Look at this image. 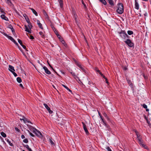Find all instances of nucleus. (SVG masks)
Wrapping results in <instances>:
<instances>
[{"label":"nucleus","instance_id":"f257e3e1","mask_svg":"<svg viewBox=\"0 0 151 151\" xmlns=\"http://www.w3.org/2000/svg\"><path fill=\"white\" fill-rule=\"evenodd\" d=\"M117 6V9L116 10L117 12L120 14H122L124 12V7L123 4L121 3H119Z\"/></svg>","mask_w":151,"mask_h":151},{"label":"nucleus","instance_id":"f03ea898","mask_svg":"<svg viewBox=\"0 0 151 151\" xmlns=\"http://www.w3.org/2000/svg\"><path fill=\"white\" fill-rule=\"evenodd\" d=\"M27 23L28 24V27L29 29H31L32 28V26L31 23L30 22L29 19L28 18L27 15L26 14H24L23 15Z\"/></svg>","mask_w":151,"mask_h":151},{"label":"nucleus","instance_id":"7ed1b4c3","mask_svg":"<svg viewBox=\"0 0 151 151\" xmlns=\"http://www.w3.org/2000/svg\"><path fill=\"white\" fill-rule=\"evenodd\" d=\"M125 43L127 44L130 47H134V43L131 41V40L129 39H127L125 41Z\"/></svg>","mask_w":151,"mask_h":151},{"label":"nucleus","instance_id":"20e7f679","mask_svg":"<svg viewBox=\"0 0 151 151\" xmlns=\"http://www.w3.org/2000/svg\"><path fill=\"white\" fill-rule=\"evenodd\" d=\"M29 128L30 130L32 131L34 133L36 134V132H38L40 135H41V133L38 130H37L36 128L33 127L31 126H29Z\"/></svg>","mask_w":151,"mask_h":151},{"label":"nucleus","instance_id":"39448f33","mask_svg":"<svg viewBox=\"0 0 151 151\" xmlns=\"http://www.w3.org/2000/svg\"><path fill=\"white\" fill-rule=\"evenodd\" d=\"M118 33L120 35V37L122 38L125 39V32L124 30H121L120 32H119Z\"/></svg>","mask_w":151,"mask_h":151},{"label":"nucleus","instance_id":"423d86ee","mask_svg":"<svg viewBox=\"0 0 151 151\" xmlns=\"http://www.w3.org/2000/svg\"><path fill=\"white\" fill-rule=\"evenodd\" d=\"M43 105L44 106L45 108L47 109V111L50 114H52V111L50 110V108L48 106L47 104L44 103L43 104Z\"/></svg>","mask_w":151,"mask_h":151},{"label":"nucleus","instance_id":"0eeeda50","mask_svg":"<svg viewBox=\"0 0 151 151\" xmlns=\"http://www.w3.org/2000/svg\"><path fill=\"white\" fill-rule=\"evenodd\" d=\"M82 124L83 125V129H84L86 134H87L88 135V134H89V133L87 129L86 125L83 122H82Z\"/></svg>","mask_w":151,"mask_h":151},{"label":"nucleus","instance_id":"6e6552de","mask_svg":"<svg viewBox=\"0 0 151 151\" xmlns=\"http://www.w3.org/2000/svg\"><path fill=\"white\" fill-rule=\"evenodd\" d=\"M1 32L2 34H3L7 38H8L9 39L12 41L14 39L12 37L8 35L6 33H4V32Z\"/></svg>","mask_w":151,"mask_h":151},{"label":"nucleus","instance_id":"1a4fd4ad","mask_svg":"<svg viewBox=\"0 0 151 151\" xmlns=\"http://www.w3.org/2000/svg\"><path fill=\"white\" fill-rule=\"evenodd\" d=\"M43 69H44L45 73L48 75L51 74V72L48 70V68L45 66L43 67Z\"/></svg>","mask_w":151,"mask_h":151},{"label":"nucleus","instance_id":"9d476101","mask_svg":"<svg viewBox=\"0 0 151 151\" xmlns=\"http://www.w3.org/2000/svg\"><path fill=\"white\" fill-rule=\"evenodd\" d=\"M8 27L11 29L14 35V34H15V31L13 27L11 24L8 26Z\"/></svg>","mask_w":151,"mask_h":151},{"label":"nucleus","instance_id":"9b49d317","mask_svg":"<svg viewBox=\"0 0 151 151\" xmlns=\"http://www.w3.org/2000/svg\"><path fill=\"white\" fill-rule=\"evenodd\" d=\"M75 62L76 63V65L80 68L81 70H84V68H83L82 66L78 62H77L76 60H75Z\"/></svg>","mask_w":151,"mask_h":151},{"label":"nucleus","instance_id":"f8f14e48","mask_svg":"<svg viewBox=\"0 0 151 151\" xmlns=\"http://www.w3.org/2000/svg\"><path fill=\"white\" fill-rule=\"evenodd\" d=\"M37 23L39 27L41 29H43V28L42 26V24L40 23V21L39 20H37Z\"/></svg>","mask_w":151,"mask_h":151},{"label":"nucleus","instance_id":"ddd939ff","mask_svg":"<svg viewBox=\"0 0 151 151\" xmlns=\"http://www.w3.org/2000/svg\"><path fill=\"white\" fill-rule=\"evenodd\" d=\"M9 70L11 71V72L13 71H15V70L14 69V67L12 66L11 65H9Z\"/></svg>","mask_w":151,"mask_h":151},{"label":"nucleus","instance_id":"4468645a","mask_svg":"<svg viewBox=\"0 0 151 151\" xmlns=\"http://www.w3.org/2000/svg\"><path fill=\"white\" fill-rule=\"evenodd\" d=\"M135 8L137 9H139V5L137 0H135Z\"/></svg>","mask_w":151,"mask_h":151},{"label":"nucleus","instance_id":"2eb2a0df","mask_svg":"<svg viewBox=\"0 0 151 151\" xmlns=\"http://www.w3.org/2000/svg\"><path fill=\"white\" fill-rule=\"evenodd\" d=\"M49 142L52 145H55V144L54 142V140H52V138L50 137L49 138Z\"/></svg>","mask_w":151,"mask_h":151},{"label":"nucleus","instance_id":"dca6fc26","mask_svg":"<svg viewBox=\"0 0 151 151\" xmlns=\"http://www.w3.org/2000/svg\"><path fill=\"white\" fill-rule=\"evenodd\" d=\"M1 17L3 19H4L6 21H8V18L6 16H5L4 14L1 15Z\"/></svg>","mask_w":151,"mask_h":151},{"label":"nucleus","instance_id":"f3484780","mask_svg":"<svg viewBox=\"0 0 151 151\" xmlns=\"http://www.w3.org/2000/svg\"><path fill=\"white\" fill-rule=\"evenodd\" d=\"M25 31L26 32H28L29 33H31V29H29L27 26L26 25H25Z\"/></svg>","mask_w":151,"mask_h":151},{"label":"nucleus","instance_id":"a211bd4d","mask_svg":"<svg viewBox=\"0 0 151 151\" xmlns=\"http://www.w3.org/2000/svg\"><path fill=\"white\" fill-rule=\"evenodd\" d=\"M59 3L60 4V7L62 8L63 7V2L62 0H58Z\"/></svg>","mask_w":151,"mask_h":151},{"label":"nucleus","instance_id":"6ab92c4d","mask_svg":"<svg viewBox=\"0 0 151 151\" xmlns=\"http://www.w3.org/2000/svg\"><path fill=\"white\" fill-rule=\"evenodd\" d=\"M31 10L32 11V12H33V13L36 16H38V14H37V12L34 9H33V8H30Z\"/></svg>","mask_w":151,"mask_h":151},{"label":"nucleus","instance_id":"aec40b11","mask_svg":"<svg viewBox=\"0 0 151 151\" xmlns=\"http://www.w3.org/2000/svg\"><path fill=\"white\" fill-rule=\"evenodd\" d=\"M137 139L138 140V141H140V140H142V139L141 137H140V135L139 134H137Z\"/></svg>","mask_w":151,"mask_h":151},{"label":"nucleus","instance_id":"412c9836","mask_svg":"<svg viewBox=\"0 0 151 151\" xmlns=\"http://www.w3.org/2000/svg\"><path fill=\"white\" fill-rule=\"evenodd\" d=\"M39 33L42 38H45V35L43 32H39Z\"/></svg>","mask_w":151,"mask_h":151},{"label":"nucleus","instance_id":"4be33fe9","mask_svg":"<svg viewBox=\"0 0 151 151\" xmlns=\"http://www.w3.org/2000/svg\"><path fill=\"white\" fill-rule=\"evenodd\" d=\"M5 140L6 141L8 142L9 144L12 146H13V145L12 143H11L9 140L7 139H6Z\"/></svg>","mask_w":151,"mask_h":151},{"label":"nucleus","instance_id":"5701e85b","mask_svg":"<svg viewBox=\"0 0 151 151\" xmlns=\"http://www.w3.org/2000/svg\"><path fill=\"white\" fill-rule=\"evenodd\" d=\"M109 4L112 6L114 5V1L112 0H108Z\"/></svg>","mask_w":151,"mask_h":151},{"label":"nucleus","instance_id":"b1692460","mask_svg":"<svg viewBox=\"0 0 151 151\" xmlns=\"http://www.w3.org/2000/svg\"><path fill=\"white\" fill-rule=\"evenodd\" d=\"M17 81L19 83H20L22 82V79L21 78L19 77H18L17 78Z\"/></svg>","mask_w":151,"mask_h":151},{"label":"nucleus","instance_id":"393cba45","mask_svg":"<svg viewBox=\"0 0 151 151\" xmlns=\"http://www.w3.org/2000/svg\"><path fill=\"white\" fill-rule=\"evenodd\" d=\"M1 135L4 137H6V134L3 132H1Z\"/></svg>","mask_w":151,"mask_h":151},{"label":"nucleus","instance_id":"a878e982","mask_svg":"<svg viewBox=\"0 0 151 151\" xmlns=\"http://www.w3.org/2000/svg\"><path fill=\"white\" fill-rule=\"evenodd\" d=\"M100 1L104 5L106 4V2L105 0H100Z\"/></svg>","mask_w":151,"mask_h":151},{"label":"nucleus","instance_id":"bb28decb","mask_svg":"<svg viewBox=\"0 0 151 151\" xmlns=\"http://www.w3.org/2000/svg\"><path fill=\"white\" fill-rule=\"evenodd\" d=\"M127 33L128 35H131L133 34V32L132 31L129 30L127 31Z\"/></svg>","mask_w":151,"mask_h":151},{"label":"nucleus","instance_id":"cd10ccee","mask_svg":"<svg viewBox=\"0 0 151 151\" xmlns=\"http://www.w3.org/2000/svg\"><path fill=\"white\" fill-rule=\"evenodd\" d=\"M141 146L143 147H144L145 149H147V146L145 145L144 143L142 144V145H141Z\"/></svg>","mask_w":151,"mask_h":151},{"label":"nucleus","instance_id":"c85d7f7f","mask_svg":"<svg viewBox=\"0 0 151 151\" xmlns=\"http://www.w3.org/2000/svg\"><path fill=\"white\" fill-rule=\"evenodd\" d=\"M18 42L20 44V45H23L22 44V42L21 40H20L19 39H18Z\"/></svg>","mask_w":151,"mask_h":151},{"label":"nucleus","instance_id":"c756f323","mask_svg":"<svg viewBox=\"0 0 151 151\" xmlns=\"http://www.w3.org/2000/svg\"><path fill=\"white\" fill-rule=\"evenodd\" d=\"M23 142L25 143H27L28 142V140L26 138L23 140Z\"/></svg>","mask_w":151,"mask_h":151},{"label":"nucleus","instance_id":"7c9ffc66","mask_svg":"<svg viewBox=\"0 0 151 151\" xmlns=\"http://www.w3.org/2000/svg\"><path fill=\"white\" fill-rule=\"evenodd\" d=\"M141 106H142L145 109H147V106L145 104H143L142 105L141 104Z\"/></svg>","mask_w":151,"mask_h":151},{"label":"nucleus","instance_id":"2f4dec72","mask_svg":"<svg viewBox=\"0 0 151 151\" xmlns=\"http://www.w3.org/2000/svg\"><path fill=\"white\" fill-rule=\"evenodd\" d=\"M23 146L24 147H26L27 149V150L29 148V145H24V144H23Z\"/></svg>","mask_w":151,"mask_h":151},{"label":"nucleus","instance_id":"473e14b6","mask_svg":"<svg viewBox=\"0 0 151 151\" xmlns=\"http://www.w3.org/2000/svg\"><path fill=\"white\" fill-rule=\"evenodd\" d=\"M138 142H139V144L141 146V145H142V144H143L142 139V140H140V141H138Z\"/></svg>","mask_w":151,"mask_h":151},{"label":"nucleus","instance_id":"72a5a7b5","mask_svg":"<svg viewBox=\"0 0 151 151\" xmlns=\"http://www.w3.org/2000/svg\"><path fill=\"white\" fill-rule=\"evenodd\" d=\"M28 132L29 133L30 135L32 137H34L35 135L33 134L29 130H27Z\"/></svg>","mask_w":151,"mask_h":151},{"label":"nucleus","instance_id":"f704fd0d","mask_svg":"<svg viewBox=\"0 0 151 151\" xmlns=\"http://www.w3.org/2000/svg\"><path fill=\"white\" fill-rule=\"evenodd\" d=\"M127 82L129 84V85H131L132 84V83L130 80H129L128 79H127Z\"/></svg>","mask_w":151,"mask_h":151},{"label":"nucleus","instance_id":"c9c22d12","mask_svg":"<svg viewBox=\"0 0 151 151\" xmlns=\"http://www.w3.org/2000/svg\"><path fill=\"white\" fill-rule=\"evenodd\" d=\"M0 11L2 14H5L4 12V11L3 9L1 8L0 9Z\"/></svg>","mask_w":151,"mask_h":151},{"label":"nucleus","instance_id":"e433bc0d","mask_svg":"<svg viewBox=\"0 0 151 151\" xmlns=\"http://www.w3.org/2000/svg\"><path fill=\"white\" fill-rule=\"evenodd\" d=\"M104 115L105 117H106V118L108 120H109V118H108V116H107V114H104Z\"/></svg>","mask_w":151,"mask_h":151},{"label":"nucleus","instance_id":"4c0bfd02","mask_svg":"<svg viewBox=\"0 0 151 151\" xmlns=\"http://www.w3.org/2000/svg\"><path fill=\"white\" fill-rule=\"evenodd\" d=\"M101 120L103 123L104 124V125H105L106 126L107 124L106 122L104 120V119H102Z\"/></svg>","mask_w":151,"mask_h":151},{"label":"nucleus","instance_id":"58836bf2","mask_svg":"<svg viewBox=\"0 0 151 151\" xmlns=\"http://www.w3.org/2000/svg\"><path fill=\"white\" fill-rule=\"evenodd\" d=\"M125 39L124 40L126 39V38H129V36L128 35L127 33L125 32Z\"/></svg>","mask_w":151,"mask_h":151},{"label":"nucleus","instance_id":"ea45409f","mask_svg":"<svg viewBox=\"0 0 151 151\" xmlns=\"http://www.w3.org/2000/svg\"><path fill=\"white\" fill-rule=\"evenodd\" d=\"M57 35V37H58V38L60 39V40H62V38H61V37L58 34Z\"/></svg>","mask_w":151,"mask_h":151},{"label":"nucleus","instance_id":"a19ab883","mask_svg":"<svg viewBox=\"0 0 151 151\" xmlns=\"http://www.w3.org/2000/svg\"><path fill=\"white\" fill-rule=\"evenodd\" d=\"M82 3L83 5L84 6V8L85 9H86L87 8V7L86 5L84 3V2L83 1H82Z\"/></svg>","mask_w":151,"mask_h":151},{"label":"nucleus","instance_id":"79ce46f5","mask_svg":"<svg viewBox=\"0 0 151 151\" xmlns=\"http://www.w3.org/2000/svg\"><path fill=\"white\" fill-rule=\"evenodd\" d=\"M54 29H55V30L54 31V32L55 34L56 35H57L58 34V31L56 30V29L55 28H54Z\"/></svg>","mask_w":151,"mask_h":151},{"label":"nucleus","instance_id":"37998d69","mask_svg":"<svg viewBox=\"0 0 151 151\" xmlns=\"http://www.w3.org/2000/svg\"><path fill=\"white\" fill-rule=\"evenodd\" d=\"M20 120H23L24 121V122H25V117L24 116H22V119H20Z\"/></svg>","mask_w":151,"mask_h":151},{"label":"nucleus","instance_id":"c03bdc74","mask_svg":"<svg viewBox=\"0 0 151 151\" xmlns=\"http://www.w3.org/2000/svg\"><path fill=\"white\" fill-rule=\"evenodd\" d=\"M106 149L108 151H112L111 149L109 147H106Z\"/></svg>","mask_w":151,"mask_h":151},{"label":"nucleus","instance_id":"a18cd8bd","mask_svg":"<svg viewBox=\"0 0 151 151\" xmlns=\"http://www.w3.org/2000/svg\"><path fill=\"white\" fill-rule=\"evenodd\" d=\"M15 130L18 132H19L20 131V130L18 129L17 127H15Z\"/></svg>","mask_w":151,"mask_h":151},{"label":"nucleus","instance_id":"49530a36","mask_svg":"<svg viewBox=\"0 0 151 151\" xmlns=\"http://www.w3.org/2000/svg\"><path fill=\"white\" fill-rule=\"evenodd\" d=\"M12 73L14 75V76H15V77H16L17 76V74L14 72V71H13V72H12Z\"/></svg>","mask_w":151,"mask_h":151},{"label":"nucleus","instance_id":"de8ad7c7","mask_svg":"<svg viewBox=\"0 0 151 151\" xmlns=\"http://www.w3.org/2000/svg\"><path fill=\"white\" fill-rule=\"evenodd\" d=\"M99 114L100 118H101V119H103L102 116L101 115V114L99 112Z\"/></svg>","mask_w":151,"mask_h":151},{"label":"nucleus","instance_id":"09e8293b","mask_svg":"<svg viewBox=\"0 0 151 151\" xmlns=\"http://www.w3.org/2000/svg\"><path fill=\"white\" fill-rule=\"evenodd\" d=\"M21 46H22V47L23 48H24V49H26V50H27L26 49V47L25 45H21Z\"/></svg>","mask_w":151,"mask_h":151},{"label":"nucleus","instance_id":"8fccbe9b","mask_svg":"<svg viewBox=\"0 0 151 151\" xmlns=\"http://www.w3.org/2000/svg\"><path fill=\"white\" fill-rule=\"evenodd\" d=\"M50 67L52 68V70L54 71V72L57 75H58V74L54 70V69L52 67V66L51 67Z\"/></svg>","mask_w":151,"mask_h":151},{"label":"nucleus","instance_id":"3c124183","mask_svg":"<svg viewBox=\"0 0 151 151\" xmlns=\"http://www.w3.org/2000/svg\"><path fill=\"white\" fill-rule=\"evenodd\" d=\"M43 12L44 13V14L45 15H47V14L45 10H43Z\"/></svg>","mask_w":151,"mask_h":151},{"label":"nucleus","instance_id":"603ef678","mask_svg":"<svg viewBox=\"0 0 151 151\" xmlns=\"http://www.w3.org/2000/svg\"><path fill=\"white\" fill-rule=\"evenodd\" d=\"M143 76L145 79H147V76H146L144 74H143Z\"/></svg>","mask_w":151,"mask_h":151},{"label":"nucleus","instance_id":"864d4df0","mask_svg":"<svg viewBox=\"0 0 151 151\" xmlns=\"http://www.w3.org/2000/svg\"><path fill=\"white\" fill-rule=\"evenodd\" d=\"M134 131L135 132V133L136 134V135H137V134H139L138 132H137L136 130H134Z\"/></svg>","mask_w":151,"mask_h":151},{"label":"nucleus","instance_id":"5fc2aeb1","mask_svg":"<svg viewBox=\"0 0 151 151\" xmlns=\"http://www.w3.org/2000/svg\"><path fill=\"white\" fill-rule=\"evenodd\" d=\"M101 76L103 78H104L105 79L106 81H107V79L103 75V76Z\"/></svg>","mask_w":151,"mask_h":151},{"label":"nucleus","instance_id":"6e6d98bb","mask_svg":"<svg viewBox=\"0 0 151 151\" xmlns=\"http://www.w3.org/2000/svg\"><path fill=\"white\" fill-rule=\"evenodd\" d=\"M21 138L23 139H24L25 138L23 134H22L21 135Z\"/></svg>","mask_w":151,"mask_h":151},{"label":"nucleus","instance_id":"4d7b16f0","mask_svg":"<svg viewBox=\"0 0 151 151\" xmlns=\"http://www.w3.org/2000/svg\"><path fill=\"white\" fill-rule=\"evenodd\" d=\"M30 39L32 40H33L34 39L33 36L32 35L30 36Z\"/></svg>","mask_w":151,"mask_h":151},{"label":"nucleus","instance_id":"13d9d810","mask_svg":"<svg viewBox=\"0 0 151 151\" xmlns=\"http://www.w3.org/2000/svg\"><path fill=\"white\" fill-rule=\"evenodd\" d=\"M71 74H72V75L73 76H74V78H75V77H76V76L75 74V73H71Z\"/></svg>","mask_w":151,"mask_h":151},{"label":"nucleus","instance_id":"bf43d9fd","mask_svg":"<svg viewBox=\"0 0 151 151\" xmlns=\"http://www.w3.org/2000/svg\"><path fill=\"white\" fill-rule=\"evenodd\" d=\"M6 2L7 3H8V4L9 3V2H10V3H11V0H7V1H6Z\"/></svg>","mask_w":151,"mask_h":151},{"label":"nucleus","instance_id":"052dcab7","mask_svg":"<svg viewBox=\"0 0 151 151\" xmlns=\"http://www.w3.org/2000/svg\"><path fill=\"white\" fill-rule=\"evenodd\" d=\"M19 86H20L22 88H23V85H22V84H21V83L20 84Z\"/></svg>","mask_w":151,"mask_h":151},{"label":"nucleus","instance_id":"680f3d73","mask_svg":"<svg viewBox=\"0 0 151 151\" xmlns=\"http://www.w3.org/2000/svg\"><path fill=\"white\" fill-rule=\"evenodd\" d=\"M37 132V133H36V134H36V135H37V136H40V135H41L38 132ZM41 135H42L41 134Z\"/></svg>","mask_w":151,"mask_h":151},{"label":"nucleus","instance_id":"e2e57ef3","mask_svg":"<svg viewBox=\"0 0 151 151\" xmlns=\"http://www.w3.org/2000/svg\"><path fill=\"white\" fill-rule=\"evenodd\" d=\"M12 41L14 43L16 42V41L14 39Z\"/></svg>","mask_w":151,"mask_h":151},{"label":"nucleus","instance_id":"0e129e2a","mask_svg":"<svg viewBox=\"0 0 151 151\" xmlns=\"http://www.w3.org/2000/svg\"><path fill=\"white\" fill-rule=\"evenodd\" d=\"M99 74L101 76H103V74L101 72H99Z\"/></svg>","mask_w":151,"mask_h":151},{"label":"nucleus","instance_id":"69168bd1","mask_svg":"<svg viewBox=\"0 0 151 151\" xmlns=\"http://www.w3.org/2000/svg\"><path fill=\"white\" fill-rule=\"evenodd\" d=\"M65 88L67 90L69 89V88L66 86L65 87Z\"/></svg>","mask_w":151,"mask_h":151},{"label":"nucleus","instance_id":"338daca9","mask_svg":"<svg viewBox=\"0 0 151 151\" xmlns=\"http://www.w3.org/2000/svg\"><path fill=\"white\" fill-rule=\"evenodd\" d=\"M28 150L29 151H32V150H31V149L30 148H29V149H28Z\"/></svg>","mask_w":151,"mask_h":151},{"label":"nucleus","instance_id":"774afa93","mask_svg":"<svg viewBox=\"0 0 151 151\" xmlns=\"http://www.w3.org/2000/svg\"><path fill=\"white\" fill-rule=\"evenodd\" d=\"M127 68L126 67H124V70H127Z\"/></svg>","mask_w":151,"mask_h":151}]
</instances>
